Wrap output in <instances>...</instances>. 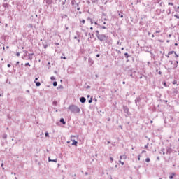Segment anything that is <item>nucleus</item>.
<instances>
[{
    "label": "nucleus",
    "instance_id": "nucleus-15",
    "mask_svg": "<svg viewBox=\"0 0 179 179\" xmlns=\"http://www.w3.org/2000/svg\"><path fill=\"white\" fill-rule=\"evenodd\" d=\"M57 85H58V83H57V81L53 83V86L55 87V86H57Z\"/></svg>",
    "mask_w": 179,
    "mask_h": 179
},
{
    "label": "nucleus",
    "instance_id": "nucleus-38",
    "mask_svg": "<svg viewBox=\"0 0 179 179\" xmlns=\"http://www.w3.org/2000/svg\"><path fill=\"white\" fill-rule=\"evenodd\" d=\"M142 153H146V151L143 150V151H142Z\"/></svg>",
    "mask_w": 179,
    "mask_h": 179
},
{
    "label": "nucleus",
    "instance_id": "nucleus-13",
    "mask_svg": "<svg viewBox=\"0 0 179 179\" xmlns=\"http://www.w3.org/2000/svg\"><path fill=\"white\" fill-rule=\"evenodd\" d=\"M36 86H41V83H40V82H36Z\"/></svg>",
    "mask_w": 179,
    "mask_h": 179
},
{
    "label": "nucleus",
    "instance_id": "nucleus-26",
    "mask_svg": "<svg viewBox=\"0 0 179 179\" xmlns=\"http://www.w3.org/2000/svg\"><path fill=\"white\" fill-rule=\"evenodd\" d=\"M30 66V64L26 63V64H25V66Z\"/></svg>",
    "mask_w": 179,
    "mask_h": 179
},
{
    "label": "nucleus",
    "instance_id": "nucleus-5",
    "mask_svg": "<svg viewBox=\"0 0 179 179\" xmlns=\"http://www.w3.org/2000/svg\"><path fill=\"white\" fill-rule=\"evenodd\" d=\"M120 160H122V159H127V155H123L120 157Z\"/></svg>",
    "mask_w": 179,
    "mask_h": 179
},
{
    "label": "nucleus",
    "instance_id": "nucleus-39",
    "mask_svg": "<svg viewBox=\"0 0 179 179\" xmlns=\"http://www.w3.org/2000/svg\"><path fill=\"white\" fill-rule=\"evenodd\" d=\"M1 167H3V163L1 164Z\"/></svg>",
    "mask_w": 179,
    "mask_h": 179
},
{
    "label": "nucleus",
    "instance_id": "nucleus-54",
    "mask_svg": "<svg viewBox=\"0 0 179 179\" xmlns=\"http://www.w3.org/2000/svg\"><path fill=\"white\" fill-rule=\"evenodd\" d=\"M159 179H162V178H159Z\"/></svg>",
    "mask_w": 179,
    "mask_h": 179
},
{
    "label": "nucleus",
    "instance_id": "nucleus-24",
    "mask_svg": "<svg viewBox=\"0 0 179 179\" xmlns=\"http://www.w3.org/2000/svg\"><path fill=\"white\" fill-rule=\"evenodd\" d=\"M16 55H17V57H20V52H17Z\"/></svg>",
    "mask_w": 179,
    "mask_h": 179
},
{
    "label": "nucleus",
    "instance_id": "nucleus-19",
    "mask_svg": "<svg viewBox=\"0 0 179 179\" xmlns=\"http://www.w3.org/2000/svg\"><path fill=\"white\" fill-rule=\"evenodd\" d=\"M175 58H176V59L178 58V55H177L176 52H175Z\"/></svg>",
    "mask_w": 179,
    "mask_h": 179
},
{
    "label": "nucleus",
    "instance_id": "nucleus-40",
    "mask_svg": "<svg viewBox=\"0 0 179 179\" xmlns=\"http://www.w3.org/2000/svg\"><path fill=\"white\" fill-rule=\"evenodd\" d=\"M159 75H162V71H159Z\"/></svg>",
    "mask_w": 179,
    "mask_h": 179
},
{
    "label": "nucleus",
    "instance_id": "nucleus-1",
    "mask_svg": "<svg viewBox=\"0 0 179 179\" xmlns=\"http://www.w3.org/2000/svg\"><path fill=\"white\" fill-rule=\"evenodd\" d=\"M69 110H70L71 113H80V108H79V107L75 105L70 106L69 107Z\"/></svg>",
    "mask_w": 179,
    "mask_h": 179
},
{
    "label": "nucleus",
    "instance_id": "nucleus-32",
    "mask_svg": "<svg viewBox=\"0 0 179 179\" xmlns=\"http://www.w3.org/2000/svg\"><path fill=\"white\" fill-rule=\"evenodd\" d=\"M176 10H177V12H178V10H179V6L177 7Z\"/></svg>",
    "mask_w": 179,
    "mask_h": 179
},
{
    "label": "nucleus",
    "instance_id": "nucleus-50",
    "mask_svg": "<svg viewBox=\"0 0 179 179\" xmlns=\"http://www.w3.org/2000/svg\"><path fill=\"white\" fill-rule=\"evenodd\" d=\"M103 29H106V27H103Z\"/></svg>",
    "mask_w": 179,
    "mask_h": 179
},
{
    "label": "nucleus",
    "instance_id": "nucleus-51",
    "mask_svg": "<svg viewBox=\"0 0 179 179\" xmlns=\"http://www.w3.org/2000/svg\"><path fill=\"white\" fill-rule=\"evenodd\" d=\"M152 37H155V35H152Z\"/></svg>",
    "mask_w": 179,
    "mask_h": 179
},
{
    "label": "nucleus",
    "instance_id": "nucleus-8",
    "mask_svg": "<svg viewBox=\"0 0 179 179\" xmlns=\"http://www.w3.org/2000/svg\"><path fill=\"white\" fill-rule=\"evenodd\" d=\"M60 122H62L63 124V125H65L66 124V122H65L64 118L60 119Z\"/></svg>",
    "mask_w": 179,
    "mask_h": 179
},
{
    "label": "nucleus",
    "instance_id": "nucleus-12",
    "mask_svg": "<svg viewBox=\"0 0 179 179\" xmlns=\"http://www.w3.org/2000/svg\"><path fill=\"white\" fill-rule=\"evenodd\" d=\"M96 36L97 38L99 37V36H100V33L99 32V31H96Z\"/></svg>",
    "mask_w": 179,
    "mask_h": 179
},
{
    "label": "nucleus",
    "instance_id": "nucleus-6",
    "mask_svg": "<svg viewBox=\"0 0 179 179\" xmlns=\"http://www.w3.org/2000/svg\"><path fill=\"white\" fill-rule=\"evenodd\" d=\"M176 176V173H171V175L169 176V178L170 179H173V178H174V176Z\"/></svg>",
    "mask_w": 179,
    "mask_h": 179
},
{
    "label": "nucleus",
    "instance_id": "nucleus-17",
    "mask_svg": "<svg viewBox=\"0 0 179 179\" xmlns=\"http://www.w3.org/2000/svg\"><path fill=\"white\" fill-rule=\"evenodd\" d=\"M31 55H29V59H30L31 61V59H33V57H31Z\"/></svg>",
    "mask_w": 179,
    "mask_h": 179
},
{
    "label": "nucleus",
    "instance_id": "nucleus-4",
    "mask_svg": "<svg viewBox=\"0 0 179 179\" xmlns=\"http://www.w3.org/2000/svg\"><path fill=\"white\" fill-rule=\"evenodd\" d=\"M80 101L81 103H85V102H86V99H85V97H81V98L80 99Z\"/></svg>",
    "mask_w": 179,
    "mask_h": 179
},
{
    "label": "nucleus",
    "instance_id": "nucleus-48",
    "mask_svg": "<svg viewBox=\"0 0 179 179\" xmlns=\"http://www.w3.org/2000/svg\"><path fill=\"white\" fill-rule=\"evenodd\" d=\"M150 122H151V124H152V123H153V121L151 120Z\"/></svg>",
    "mask_w": 179,
    "mask_h": 179
},
{
    "label": "nucleus",
    "instance_id": "nucleus-43",
    "mask_svg": "<svg viewBox=\"0 0 179 179\" xmlns=\"http://www.w3.org/2000/svg\"><path fill=\"white\" fill-rule=\"evenodd\" d=\"M78 43H80V40L78 39Z\"/></svg>",
    "mask_w": 179,
    "mask_h": 179
},
{
    "label": "nucleus",
    "instance_id": "nucleus-18",
    "mask_svg": "<svg viewBox=\"0 0 179 179\" xmlns=\"http://www.w3.org/2000/svg\"><path fill=\"white\" fill-rule=\"evenodd\" d=\"M45 135L46 138H49L50 137V134H48V133H45Z\"/></svg>",
    "mask_w": 179,
    "mask_h": 179
},
{
    "label": "nucleus",
    "instance_id": "nucleus-29",
    "mask_svg": "<svg viewBox=\"0 0 179 179\" xmlns=\"http://www.w3.org/2000/svg\"><path fill=\"white\" fill-rule=\"evenodd\" d=\"M164 86H165V87H167V84H166V83H164Z\"/></svg>",
    "mask_w": 179,
    "mask_h": 179
},
{
    "label": "nucleus",
    "instance_id": "nucleus-23",
    "mask_svg": "<svg viewBox=\"0 0 179 179\" xmlns=\"http://www.w3.org/2000/svg\"><path fill=\"white\" fill-rule=\"evenodd\" d=\"M119 16H120V17H122V18L124 17V15L121 13H119Z\"/></svg>",
    "mask_w": 179,
    "mask_h": 179
},
{
    "label": "nucleus",
    "instance_id": "nucleus-36",
    "mask_svg": "<svg viewBox=\"0 0 179 179\" xmlns=\"http://www.w3.org/2000/svg\"><path fill=\"white\" fill-rule=\"evenodd\" d=\"M173 69H176V68H177V65H176L175 66L173 67Z\"/></svg>",
    "mask_w": 179,
    "mask_h": 179
},
{
    "label": "nucleus",
    "instance_id": "nucleus-37",
    "mask_svg": "<svg viewBox=\"0 0 179 179\" xmlns=\"http://www.w3.org/2000/svg\"><path fill=\"white\" fill-rule=\"evenodd\" d=\"M36 80H38V78H35V82H36Z\"/></svg>",
    "mask_w": 179,
    "mask_h": 179
},
{
    "label": "nucleus",
    "instance_id": "nucleus-34",
    "mask_svg": "<svg viewBox=\"0 0 179 179\" xmlns=\"http://www.w3.org/2000/svg\"><path fill=\"white\" fill-rule=\"evenodd\" d=\"M138 160H141V155H138Z\"/></svg>",
    "mask_w": 179,
    "mask_h": 179
},
{
    "label": "nucleus",
    "instance_id": "nucleus-16",
    "mask_svg": "<svg viewBox=\"0 0 179 179\" xmlns=\"http://www.w3.org/2000/svg\"><path fill=\"white\" fill-rule=\"evenodd\" d=\"M81 23H83V24H85V23H86V21L85 20H80Z\"/></svg>",
    "mask_w": 179,
    "mask_h": 179
},
{
    "label": "nucleus",
    "instance_id": "nucleus-11",
    "mask_svg": "<svg viewBox=\"0 0 179 179\" xmlns=\"http://www.w3.org/2000/svg\"><path fill=\"white\" fill-rule=\"evenodd\" d=\"M175 51L169 52L168 55H171L172 54H175Z\"/></svg>",
    "mask_w": 179,
    "mask_h": 179
},
{
    "label": "nucleus",
    "instance_id": "nucleus-44",
    "mask_svg": "<svg viewBox=\"0 0 179 179\" xmlns=\"http://www.w3.org/2000/svg\"><path fill=\"white\" fill-rule=\"evenodd\" d=\"M175 45L177 47V45H178V43H175Z\"/></svg>",
    "mask_w": 179,
    "mask_h": 179
},
{
    "label": "nucleus",
    "instance_id": "nucleus-7",
    "mask_svg": "<svg viewBox=\"0 0 179 179\" xmlns=\"http://www.w3.org/2000/svg\"><path fill=\"white\" fill-rule=\"evenodd\" d=\"M72 145H74V146H78V141L73 140V143H72Z\"/></svg>",
    "mask_w": 179,
    "mask_h": 179
},
{
    "label": "nucleus",
    "instance_id": "nucleus-22",
    "mask_svg": "<svg viewBox=\"0 0 179 179\" xmlns=\"http://www.w3.org/2000/svg\"><path fill=\"white\" fill-rule=\"evenodd\" d=\"M168 5L173 6L174 4L173 3H169Z\"/></svg>",
    "mask_w": 179,
    "mask_h": 179
},
{
    "label": "nucleus",
    "instance_id": "nucleus-25",
    "mask_svg": "<svg viewBox=\"0 0 179 179\" xmlns=\"http://www.w3.org/2000/svg\"><path fill=\"white\" fill-rule=\"evenodd\" d=\"M119 162L122 164V166H124V162L119 161Z\"/></svg>",
    "mask_w": 179,
    "mask_h": 179
},
{
    "label": "nucleus",
    "instance_id": "nucleus-35",
    "mask_svg": "<svg viewBox=\"0 0 179 179\" xmlns=\"http://www.w3.org/2000/svg\"><path fill=\"white\" fill-rule=\"evenodd\" d=\"M96 57H97V58H99V57H100V55H99V54H97V55H96Z\"/></svg>",
    "mask_w": 179,
    "mask_h": 179
},
{
    "label": "nucleus",
    "instance_id": "nucleus-2",
    "mask_svg": "<svg viewBox=\"0 0 179 179\" xmlns=\"http://www.w3.org/2000/svg\"><path fill=\"white\" fill-rule=\"evenodd\" d=\"M98 39L100 40V41H104L105 40H107V36L104 34H100L98 35Z\"/></svg>",
    "mask_w": 179,
    "mask_h": 179
},
{
    "label": "nucleus",
    "instance_id": "nucleus-53",
    "mask_svg": "<svg viewBox=\"0 0 179 179\" xmlns=\"http://www.w3.org/2000/svg\"><path fill=\"white\" fill-rule=\"evenodd\" d=\"M74 38H78L76 36V37H74Z\"/></svg>",
    "mask_w": 179,
    "mask_h": 179
},
{
    "label": "nucleus",
    "instance_id": "nucleus-45",
    "mask_svg": "<svg viewBox=\"0 0 179 179\" xmlns=\"http://www.w3.org/2000/svg\"><path fill=\"white\" fill-rule=\"evenodd\" d=\"M92 100L91 99V100L89 101V103H92Z\"/></svg>",
    "mask_w": 179,
    "mask_h": 179
},
{
    "label": "nucleus",
    "instance_id": "nucleus-47",
    "mask_svg": "<svg viewBox=\"0 0 179 179\" xmlns=\"http://www.w3.org/2000/svg\"><path fill=\"white\" fill-rule=\"evenodd\" d=\"M123 85H125V81L123 82Z\"/></svg>",
    "mask_w": 179,
    "mask_h": 179
},
{
    "label": "nucleus",
    "instance_id": "nucleus-33",
    "mask_svg": "<svg viewBox=\"0 0 179 179\" xmlns=\"http://www.w3.org/2000/svg\"><path fill=\"white\" fill-rule=\"evenodd\" d=\"M7 66H8V68H10L11 65L10 64H8Z\"/></svg>",
    "mask_w": 179,
    "mask_h": 179
},
{
    "label": "nucleus",
    "instance_id": "nucleus-14",
    "mask_svg": "<svg viewBox=\"0 0 179 179\" xmlns=\"http://www.w3.org/2000/svg\"><path fill=\"white\" fill-rule=\"evenodd\" d=\"M145 162H146V163H149V162H150V158H146Z\"/></svg>",
    "mask_w": 179,
    "mask_h": 179
},
{
    "label": "nucleus",
    "instance_id": "nucleus-28",
    "mask_svg": "<svg viewBox=\"0 0 179 179\" xmlns=\"http://www.w3.org/2000/svg\"><path fill=\"white\" fill-rule=\"evenodd\" d=\"M174 17H176V19H179V16L177 15H175Z\"/></svg>",
    "mask_w": 179,
    "mask_h": 179
},
{
    "label": "nucleus",
    "instance_id": "nucleus-52",
    "mask_svg": "<svg viewBox=\"0 0 179 179\" xmlns=\"http://www.w3.org/2000/svg\"><path fill=\"white\" fill-rule=\"evenodd\" d=\"M176 64H178V61H176Z\"/></svg>",
    "mask_w": 179,
    "mask_h": 179
},
{
    "label": "nucleus",
    "instance_id": "nucleus-41",
    "mask_svg": "<svg viewBox=\"0 0 179 179\" xmlns=\"http://www.w3.org/2000/svg\"><path fill=\"white\" fill-rule=\"evenodd\" d=\"M157 160H160V158L159 157H157Z\"/></svg>",
    "mask_w": 179,
    "mask_h": 179
},
{
    "label": "nucleus",
    "instance_id": "nucleus-49",
    "mask_svg": "<svg viewBox=\"0 0 179 179\" xmlns=\"http://www.w3.org/2000/svg\"><path fill=\"white\" fill-rule=\"evenodd\" d=\"M94 24H98L97 22H95Z\"/></svg>",
    "mask_w": 179,
    "mask_h": 179
},
{
    "label": "nucleus",
    "instance_id": "nucleus-42",
    "mask_svg": "<svg viewBox=\"0 0 179 179\" xmlns=\"http://www.w3.org/2000/svg\"><path fill=\"white\" fill-rule=\"evenodd\" d=\"M90 30H93V27H90Z\"/></svg>",
    "mask_w": 179,
    "mask_h": 179
},
{
    "label": "nucleus",
    "instance_id": "nucleus-46",
    "mask_svg": "<svg viewBox=\"0 0 179 179\" xmlns=\"http://www.w3.org/2000/svg\"><path fill=\"white\" fill-rule=\"evenodd\" d=\"M145 149H148V145H145Z\"/></svg>",
    "mask_w": 179,
    "mask_h": 179
},
{
    "label": "nucleus",
    "instance_id": "nucleus-20",
    "mask_svg": "<svg viewBox=\"0 0 179 179\" xmlns=\"http://www.w3.org/2000/svg\"><path fill=\"white\" fill-rule=\"evenodd\" d=\"M50 79H51V80H55V77L52 76V77L50 78Z\"/></svg>",
    "mask_w": 179,
    "mask_h": 179
},
{
    "label": "nucleus",
    "instance_id": "nucleus-30",
    "mask_svg": "<svg viewBox=\"0 0 179 179\" xmlns=\"http://www.w3.org/2000/svg\"><path fill=\"white\" fill-rule=\"evenodd\" d=\"M162 31L159 30V31H156V33H161Z\"/></svg>",
    "mask_w": 179,
    "mask_h": 179
},
{
    "label": "nucleus",
    "instance_id": "nucleus-27",
    "mask_svg": "<svg viewBox=\"0 0 179 179\" xmlns=\"http://www.w3.org/2000/svg\"><path fill=\"white\" fill-rule=\"evenodd\" d=\"M110 162H113L114 161V159L112 157H110Z\"/></svg>",
    "mask_w": 179,
    "mask_h": 179
},
{
    "label": "nucleus",
    "instance_id": "nucleus-9",
    "mask_svg": "<svg viewBox=\"0 0 179 179\" xmlns=\"http://www.w3.org/2000/svg\"><path fill=\"white\" fill-rule=\"evenodd\" d=\"M173 94H178V90H177V89H174V91H173Z\"/></svg>",
    "mask_w": 179,
    "mask_h": 179
},
{
    "label": "nucleus",
    "instance_id": "nucleus-21",
    "mask_svg": "<svg viewBox=\"0 0 179 179\" xmlns=\"http://www.w3.org/2000/svg\"><path fill=\"white\" fill-rule=\"evenodd\" d=\"M173 85H177V80H173Z\"/></svg>",
    "mask_w": 179,
    "mask_h": 179
},
{
    "label": "nucleus",
    "instance_id": "nucleus-31",
    "mask_svg": "<svg viewBox=\"0 0 179 179\" xmlns=\"http://www.w3.org/2000/svg\"><path fill=\"white\" fill-rule=\"evenodd\" d=\"M61 58L63 59H66V57H62Z\"/></svg>",
    "mask_w": 179,
    "mask_h": 179
},
{
    "label": "nucleus",
    "instance_id": "nucleus-3",
    "mask_svg": "<svg viewBox=\"0 0 179 179\" xmlns=\"http://www.w3.org/2000/svg\"><path fill=\"white\" fill-rule=\"evenodd\" d=\"M88 62H89L90 65H93L94 64V61H93V59H92V58H90L88 59Z\"/></svg>",
    "mask_w": 179,
    "mask_h": 179
},
{
    "label": "nucleus",
    "instance_id": "nucleus-10",
    "mask_svg": "<svg viewBox=\"0 0 179 179\" xmlns=\"http://www.w3.org/2000/svg\"><path fill=\"white\" fill-rule=\"evenodd\" d=\"M49 162H55V163H57V159H51L50 157L48 158Z\"/></svg>",
    "mask_w": 179,
    "mask_h": 179
}]
</instances>
